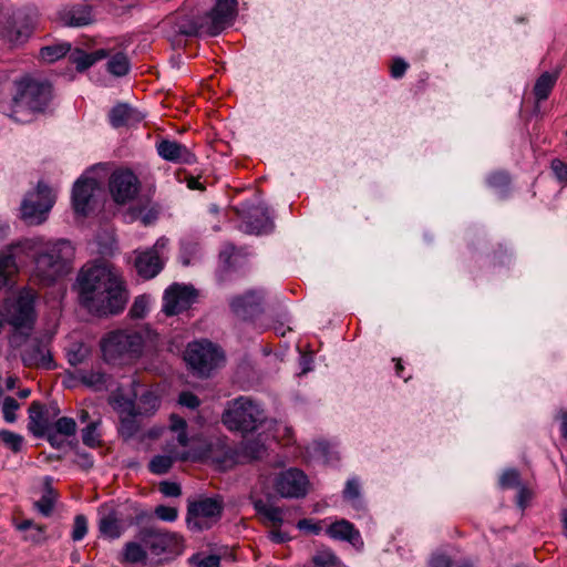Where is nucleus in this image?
Here are the masks:
<instances>
[{"label": "nucleus", "instance_id": "nucleus-32", "mask_svg": "<svg viewBox=\"0 0 567 567\" xmlns=\"http://www.w3.org/2000/svg\"><path fill=\"white\" fill-rule=\"evenodd\" d=\"M110 404L118 413V415L137 414L136 403L131 395L124 393L122 389H117L110 396Z\"/></svg>", "mask_w": 567, "mask_h": 567}, {"label": "nucleus", "instance_id": "nucleus-57", "mask_svg": "<svg viewBox=\"0 0 567 567\" xmlns=\"http://www.w3.org/2000/svg\"><path fill=\"white\" fill-rule=\"evenodd\" d=\"M430 567H451V559L443 554H434L430 560Z\"/></svg>", "mask_w": 567, "mask_h": 567}, {"label": "nucleus", "instance_id": "nucleus-17", "mask_svg": "<svg viewBox=\"0 0 567 567\" xmlns=\"http://www.w3.org/2000/svg\"><path fill=\"white\" fill-rule=\"evenodd\" d=\"M100 183L92 177L82 176L73 187L72 202L75 213L86 215L94 198L101 193Z\"/></svg>", "mask_w": 567, "mask_h": 567}, {"label": "nucleus", "instance_id": "nucleus-43", "mask_svg": "<svg viewBox=\"0 0 567 567\" xmlns=\"http://www.w3.org/2000/svg\"><path fill=\"white\" fill-rule=\"evenodd\" d=\"M189 565L190 567H219L220 559L216 555L203 556L197 554L189 558Z\"/></svg>", "mask_w": 567, "mask_h": 567}, {"label": "nucleus", "instance_id": "nucleus-29", "mask_svg": "<svg viewBox=\"0 0 567 567\" xmlns=\"http://www.w3.org/2000/svg\"><path fill=\"white\" fill-rule=\"evenodd\" d=\"M272 228V221L268 214L267 208L256 207L250 216L249 220L245 224V231L249 234H262L267 233Z\"/></svg>", "mask_w": 567, "mask_h": 567}, {"label": "nucleus", "instance_id": "nucleus-18", "mask_svg": "<svg viewBox=\"0 0 567 567\" xmlns=\"http://www.w3.org/2000/svg\"><path fill=\"white\" fill-rule=\"evenodd\" d=\"M264 295L261 291L249 290L231 298L229 306L233 312L243 319H249L261 311Z\"/></svg>", "mask_w": 567, "mask_h": 567}, {"label": "nucleus", "instance_id": "nucleus-38", "mask_svg": "<svg viewBox=\"0 0 567 567\" xmlns=\"http://www.w3.org/2000/svg\"><path fill=\"white\" fill-rule=\"evenodd\" d=\"M312 564L315 567H336L339 565V559L332 550L322 549L313 555Z\"/></svg>", "mask_w": 567, "mask_h": 567}, {"label": "nucleus", "instance_id": "nucleus-49", "mask_svg": "<svg viewBox=\"0 0 567 567\" xmlns=\"http://www.w3.org/2000/svg\"><path fill=\"white\" fill-rule=\"evenodd\" d=\"M148 301L145 296H138L135 298L130 315L132 318H143L147 312Z\"/></svg>", "mask_w": 567, "mask_h": 567}, {"label": "nucleus", "instance_id": "nucleus-53", "mask_svg": "<svg viewBox=\"0 0 567 567\" xmlns=\"http://www.w3.org/2000/svg\"><path fill=\"white\" fill-rule=\"evenodd\" d=\"M178 402L187 408L195 409L199 405L198 398L190 392H182L179 394Z\"/></svg>", "mask_w": 567, "mask_h": 567}, {"label": "nucleus", "instance_id": "nucleus-13", "mask_svg": "<svg viewBox=\"0 0 567 567\" xmlns=\"http://www.w3.org/2000/svg\"><path fill=\"white\" fill-rule=\"evenodd\" d=\"M141 183L138 177L126 168L114 171L109 179V189L113 200L124 205L133 200L140 192Z\"/></svg>", "mask_w": 567, "mask_h": 567}, {"label": "nucleus", "instance_id": "nucleus-5", "mask_svg": "<svg viewBox=\"0 0 567 567\" xmlns=\"http://www.w3.org/2000/svg\"><path fill=\"white\" fill-rule=\"evenodd\" d=\"M14 86L11 116L20 123L30 122L33 114L43 112L52 97V87L47 82L22 79L14 82Z\"/></svg>", "mask_w": 567, "mask_h": 567}, {"label": "nucleus", "instance_id": "nucleus-1", "mask_svg": "<svg viewBox=\"0 0 567 567\" xmlns=\"http://www.w3.org/2000/svg\"><path fill=\"white\" fill-rule=\"evenodd\" d=\"M16 252L27 256L34 254L32 276L44 286H49L68 275L74 256L71 243L64 239L49 243H44L41 237L18 240L0 252V289L8 284L10 277L17 270Z\"/></svg>", "mask_w": 567, "mask_h": 567}, {"label": "nucleus", "instance_id": "nucleus-25", "mask_svg": "<svg viewBox=\"0 0 567 567\" xmlns=\"http://www.w3.org/2000/svg\"><path fill=\"white\" fill-rule=\"evenodd\" d=\"M101 517L99 522L100 533L110 539L120 538L123 533V527L120 523L118 516L113 508L103 506L100 511Z\"/></svg>", "mask_w": 567, "mask_h": 567}, {"label": "nucleus", "instance_id": "nucleus-60", "mask_svg": "<svg viewBox=\"0 0 567 567\" xmlns=\"http://www.w3.org/2000/svg\"><path fill=\"white\" fill-rule=\"evenodd\" d=\"M329 449L330 445L327 442H318L316 443L315 450L320 453L327 461H329Z\"/></svg>", "mask_w": 567, "mask_h": 567}, {"label": "nucleus", "instance_id": "nucleus-56", "mask_svg": "<svg viewBox=\"0 0 567 567\" xmlns=\"http://www.w3.org/2000/svg\"><path fill=\"white\" fill-rule=\"evenodd\" d=\"M509 182L508 175L503 172H497L488 177V184L491 186H504L507 185Z\"/></svg>", "mask_w": 567, "mask_h": 567}, {"label": "nucleus", "instance_id": "nucleus-11", "mask_svg": "<svg viewBox=\"0 0 567 567\" xmlns=\"http://www.w3.org/2000/svg\"><path fill=\"white\" fill-rule=\"evenodd\" d=\"M138 539L146 546L147 554H179L183 549V537L175 533L157 527H143L138 530Z\"/></svg>", "mask_w": 567, "mask_h": 567}, {"label": "nucleus", "instance_id": "nucleus-2", "mask_svg": "<svg viewBox=\"0 0 567 567\" xmlns=\"http://www.w3.org/2000/svg\"><path fill=\"white\" fill-rule=\"evenodd\" d=\"M79 303L97 317L116 316L128 302V290L122 272L105 262L84 265L74 284Z\"/></svg>", "mask_w": 567, "mask_h": 567}, {"label": "nucleus", "instance_id": "nucleus-58", "mask_svg": "<svg viewBox=\"0 0 567 567\" xmlns=\"http://www.w3.org/2000/svg\"><path fill=\"white\" fill-rule=\"evenodd\" d=\"M532 492L526 487H520L517 495V505L520 508L526 506V503L530 499Z\"/></svg>", "mask_w": 567, "mask_h": 567}, {"label": "nucleus", "instance_id": "nucleus-54", "mask_svg": "<svg viewBox=\"0 0 567 567\" xmlns=\"http://www.w3.org/2000/svg\"><path fill=\"white\" fill-rule=\"evenodd\" d=\"M408 63L402 59H395L391 65V75L394 79L402 78L408 69Z\"/></svg>", "mask_w": 567, "mask_h": 567}, {"label": "nucleus", "instance_id": "nucleus-12", "mask_svg": "<svg viewBox=\"0 0 567 567\" xmlns=\"http://www.w3.org/2000/svg\"><path fill=\"white\" fill-rule=\"evenodd\" d=\"M54 204V195L50 187L39 183L34 192L24 198L21 213L23 219L30 225L42 224Z\"/></svg>", "mask_w": 567, "mask_h": 567}, {"label": "nucleus", "instance_id": "nucleus-4", "mask_svg": "<svg viewBox=\"0 0 567 567\" xmlns=\"http://www.w3.org/2000/svg\"><path fill=\"white\" fill-rule=\"evenodd\" d=\"M154 339L155 334L148 329L115 330L103 338L101 349L106 361L128 363L153 347Z\"/></svg>", "mask_w": 567, "mask_h": 567}, {"label": "nucleus", "instance_id": "nucleus-7", "mask_svg": "<svg viewBox=\"0 0 567 567\" xmlns=\"http://www.w3.org/2000/svg\"><path fill=\"white\" fill-rule=\"evenodd\" d=\"M266 420L264 409L248 396H239L228 403L223 423L231 431L254 432Z\"/></svg>", "mask_w": 567, "mask_h": 567}, {"label": "nucleus", "instance_id": "nucleus-52", "mask_svg": "<svg viewBox=\"0 0 567 567\" xmlns=\"http://www.w3.org/2000/svg\"><path fill=\"white\" fill-rule=\"evenodd\" d=\"M159 491L167 497H177L181 495V486L173 482H162L159 484Z\"/></svg>", "mask_w": 567, "mask_h": 567}, {"label": "nucleus", "instance_id": "nucleus-10", "mask_svg": "<svg viewBox=\"0 0 567 567\" xmlns=\"http://www.w3.org/2000/svg\"><path fill=\"white\" fill-rule=\"evenodd\" d=\"M188 365L199 375H208L212 370L224 361L220 349L207 340L194 341L188 344L185 352Z\"/></svg>", "mask_w": 567, "mask_h": 567}, {"label": "nucleus", "instance_id": "nucleus-16", "mask_svg": "<svg viewBox=\"0 0 567 567\" xmlns=\"http://www.w3.org/2000/svg\"><path fill=\"white\" fill-rule=\"evenodd\" d=\"M196 295L190 286L174 284L169 286L163 298V311L167 316H174L187 309Z\"/></svg>", "mask_w": 567, "mask_h": 567}, {"label": "nucleus", "instance_id": "nucleus-37", "mask_svg": "<svg viewBox=\"0 0 567 567\" xmlns=\"http://www.w3.org/2000/svg\"><path fill=\"white\" fill-rule=\"evenodd\" d=\"M343 498L349 502L354 508L361 505L360 483L358 478L353 477L347 481L346 487L342 492Z\"/></svg>", "mask_w": 567, "mask_h": 567}, {"label": "nucleus", "instance_id": "nucleus-51", "mask_svg": "<svg viewBox=\"0 0 567 567\" xmlns=\"http://www.w3.org/2000/svg\"><path fill=\"white\" fill-rule=\"evenodd\" d=\"M550 167L559 182L567 183V164L555 158L551 161Z\"/></svg>", "mask_w": 567, "mask_h": 567}, {"label": "nucleus", "instance_id": "nucleus-47", "mask_svg": "<svg viewBox=\"0 0 567 567\" xmlns=\"http://www.w3.org/2000/svg\"><path fill=\"white\" fill-rule=\"evenodd\" d=\"M297 527L308 535H319L322 532V522L303 518L297 523Z\"/></svg>", "mask_w": 567, "mask_h": 567}, {"label": "nucleus", "instance_id": "nucleus-64", "mask_svg": "<svg viewBox=\"0 0 567 567\" xmlns=\"http://www.w3.org/2000/svg\"><path fill=\"white\" fill-rule=\"evenodd\" d=\"M561 523H563L564 535L567 537V509H564L561 512Z\"/></svg>", "mask_w": 567, "mask_h": 567}, {"label": "nucleus", "instance_id": "nucleus-19", "mask_svg": "<svg viewBox=\"0 0 567 567\" xmlns=\"http://www.w3.org/2000/svg\"><path fill=\"white\" fill-rule=\"evenodd\" d=\"M158 155L165 161L178 164H193L196 162L195 155L183 144L163 140L156 145Z\"/></svg>", "mask_w": 567, "mask_h": 567}, {"label": "nucleus", "instance_id": "nucleus-26", "mask_svg": "<svg viewBox=\"0 0 567 567\" xmlns=\"http://www.w3.org/2000/svg\"><path fill=\"white\" fill-rule=\"evenodd\" d=\"M144 115L127 104H118L110 112V122L114 127L130 126L140 123Z\"/></svg>", "mask_w": 567, "mask_h": 567}, {"label": "nucleus", "instance_id": "nucleus-23", "mask_svg": "<svg viewBox=\"0 0 567 567\" xmlns=\"http://www.w3.org/2000/svg\"><path fill=\"white\" fill-rule=\"evenodd\" d=\"M327 534L332 539L346 540L353 546L362 544L360 532L347 519H340L332 523L327 528Z\"/></svg>", "mask_w": 567, "mask_h": 567}, {"label": "nucleus", "instance_id": "nucleus-9", "mask_svg": "<svg viewBox=\"0 0 567 567\" xmlns=\"http://www.w3.org/2000/svg\"><path fill=\"white\" fill-rule=\"evenodd\" d=\"M34 299L35 293L32 290H23L16 299L3 305L0 315L16 330H30L35 319Z\"/></svg>", "mask_w": 567, "mask_h": 567}, {"label": "nucleus", "instance_id": "nucleus-20", "mask_svg": "<svg viewBox=\"0 0 567 567\" xmlns=\"http://www.w3.org/2000/svg\"><path fill=\"white\" fill-rule=\"evenodd\" d=\"M22 361L27 367L52 369L53 362L48 346L42 341H32L22 352Z\"/></svg>", "mask_w": 567, "mask_h": 567}, {"label": "nucleus", "instance_id": "nucleus-22", "mask_svg": "<svg viewBox=\"0 0 567 567\" xmlns=\"http://www.w3.org/2000/svg\"><path fill=\"white\" fill-rule=\"evenodd\" d=\"M50 419L48 411L40 402H32L29 408V430L35 436H44L50 432Z\"/></svg>", "mask_w": 567, "mask_h": 567}, {"label": "nucleus", "instance_id": "nucleus-27", "mask_svg": "<svg viewBox=\"0 0 567 567\" xmlns=\"http://www.w3.org/2000/svg\"><path fill=\"white\" fill-rule=\"evenodd\" d=\"M59 16L66 27H84L93 21L90 7L83 4L63 9Z\"/></svg>", "mask_w": 567, "mask_h": 567}, {"label": "nucleus", "instance_id": "nucleus-48", "mask_svg": "<svg viewBox=\"0 0 567 567\" xmlns=\"http://www.w3.org/2000/svg\"><path fill=\"white\" fill-rule=\"evenodd\" d=\"M154 514L163 522H175L178 517V509L172 506L158 505L155 507Z\"/></svg>", "mask_w": 567, "mask_h": 567}, {"label": "nucleus", "instance_id": "nucleus-24", "mask_svg": "<svg viewBox=\"0 0 567 567\" xmlns=\"http://www.w3.org/2000/svg\"><path fill=\"white\" fill-rule=\"evenodd\" d=\"M147 550L144 543L138 539V533L135 539L126 542L122 548L118 560L122 564H143L147 563Z\"/></svg>", "mask_w": 567, "mask_h": 567}, {"label": "nucleus", "instance_id": "nucleus-45", "mask_svg": "<svg viewBox=\"0 0 567 567\" xmlns=\"http://www.w3.org/2000/svg\"><path fill=\"white\" fill-rule=\"evenodd\" d=\"M87 534V519L84 515H76L73 523L71 537L74 542L82 540Z\"/></svg>", "mask_w": 567, "mask_h": 567}, {"label": "nucleus", "instance_id": "nucleus-34", "mask_svg": "<svg viewBox=\"0 0 567 567\" xmlns=\"http://www.w3.org/2000/svg\"><path fill=\"white\" fill-rule=\"evenodd\" d=\"M159 405L158 396L152 391L145 390L141 392L138 402L136 403L137 414H152Z\"/></svg>", "mask_w": 567, "mask_h": 567}, {"label": "nucleus", "instance_id": "nucleus-35", "mask_svg": "<svg viewBox=\"0 0 567 567\" xmlns=\"http://www.w3.org/2000/svg\"><path fill=\"white\" fill-rule=\"evenodd\" d=\"M70 50L71 45L69 43L48 45L40 50V58L44 62L52 63L64 56Z\"/></svg>", "mask_w": 567, "mask_h": 567}, {"label": "nucleus", "instance_id": "nucleus-55", "mask_svg": "<svg viewBox=\"0 0 567 567\" xmlns=\"http://www.w3.org/2000/svg\"><path fill=\"white\" fill-rule=\"evenodd\" d=\"M269 538L276 544H284L291 539V537L286 532L280 529V527H274V529L269 533Z\"/></svg>", "mask_w": 567, "mask_h": 567}, {"label": "nucleus", "instance_id": "nucleus-15", "mask_svg": "<svg viewBox=\"0 0 567 567\" xmlns=\"http://www.w3.org/2000/svg\"><path fill=\"white\" fill-rule=\"evenodd\" d=\"M274 486L282 497L299 498L307 494L308 478L300 470L289 468L277 475Z\"/></svg>", "mask_w": 567, "mask_h": 567}, {"label": "nucleus", "instance_id": "nucleus-63", "mask_svg": "<svg viewBox=\"0 0 567 567\" xmlns=\"http://www.w3.org/2000/svg\"><path fill=\"white\" fill-rule=\"evenodd\" d=\"M393 360L395 361V373H396V375L400 377V378H403L405 381H408L410 379V375L409 377H404L403 375L402 372H403L404 368L402 365L401 360L400 359H393Z\"/></svg>", "mask_w": 567, "mask_h": 567}, {"label": "nucleus", "instance_id": "nucleus-44", "mask_svg": "<svg viewBox=\"0 0 567 567\" xmlns=\"http://www.w3.org/2000/svg\"><path fill=\"white\" fill-rule=\"evenodd\" d=\"M54 501L55 496L53 492L49 489L35 502V507L43 516H50L54 507Z\"/></svg>", "mask_w": 567, "mask_h": 567}, {"label": "nucleus", "instance_id": "nucleus-59", "mask_svg": "<svg viewBox=\"0 0 567 567\" xmlns=\"http://www.w3.org/2000/svg\"><path fill=\"white\" fill-rule=\"evenodd\" d=\"M68 359L72 365H76L83 361L84 354L80 349L78 351H69Z\"/></svg>", "mask_w": 567, "mask_h": 567}, {"label": "nucleus", "instance_id": "nucleus-33", "mask_svg": "<svg viewBox=\"0 0 567 567\" xmlns=\"http://www.w3.org/2000/svg\"><path fill=\"white\" fill-rule=\"evenodd\" d=\"M79 379L86 386L101 390L106 384L107 375L101 370H81Z\"/></svg>", "mask_w": 567, "mask_h": 567}, {"label": "nucleus", "instance_id": "nucleus-42", "mask_svg": "<svg viewBox=\"0 0 567 567\" xmlns=\"http://www.w3.org/2000/svg\"><path fill=\"white\" fill-rule=\"evenodd\" d=\"M97 422H91L82 431V441L89 447H96L100 444V434L97 433Z\"/></svg>", "mask_w": 567, "mask_h": 567}, {"label": "nucleus", "instance_id": "nucleus-46", "mask_svg": "<svg viewBox=\"0 0 567 567\" xmlns=\"http://www.w3.org/2000/svg\"><path fill=\"white\" fill-rule=\"evenodd\" d=\"M20 408L19 402L12 396H7L2 403L3 419L8 423H13L17 420L16 411Z\"/></svg>", "mask_w": 567, "mask_h": 567}, {"label": "nucleus", "instance_id": "nucleus-28", "mask_svg": "<svg viewBox=\"0 0 567 567\" xmlns=\"http://www.w3.org/2000/svg\"><path fill=\"white\" fill-rule=\"evenodd\" d=\"M109 51L105 49H99L91 53L81 49H74L71 51L69 59L75 65L78 71L83 72L97 61L105 59Z\"/></svg>", "mask_w": 567, "mask_h": 567}, {"label": "nucleus", "instance_id": "nucleus-41", "mask_svg": "<svg viewBox=\"0 0 567 567\" xmlns=\"http://www.w3.org/2000/svg\"><path fill=\"white\" fill-rule=\"evenodd\" d=\"M137 415L138 414H126V415L120 416V419H121L120 432L123 436L131 437L137 432L138 424L135 419Z\"/></svg>", "mask_w": 567, "mask_h": 567}, {"label": "nucleus", "instance_id": "nucleus-40", "mask_svg": "<svg viewBox=\"0 0 567 567\" xmlns=\"http://www.w3.org/2000/svg\"><path fill=\"white\" fill-rule=\"evenodd\" d=\"M52 430L58 434L71 436L76 432V422L72 417L63 416L52 424Z\"/></svg>", "mask_w": 567, "mask_h": 567}, {"label": "nucleus", "instance_id": "nucleus-36", "mask_svg": "<svg viewBox=\"0 0 567 567\" xmlns=\"http://www.w3.org/2000/svg\"><path fill=\"white\" fill-rule=\"evenodd\" d=\"M128 70L130 61L122 52H117L112 55L107 62V71L115 76H123L128 72Z\"/></svg>", "mask_w": 567, "mask_h": 567}, {"label": "nucleus", "instance_id": "nucleus-61", "mask_svg": "<svg viewBox=\"0 0 567 567\" xmlns=\"http://www.w3.org/2000/svg\"><path fill=\"white\" fill-rule=\"evenodd\" d=\"M559 419L561 420V434L567 440V412L560 411Z\"/></svg>", "mask_w": 567, "mask_h": 567}, {"label": "nucleus", "instance_id": "nucleus-6", "mask_svg": "<svg viewBox=\"0 0 567 567\" xmlns=\"http://www.w3.org/2000/svg\"><path fill=\"white\" fill-rule=\"evenodd\" d=\"M186 421L173 414L171 416L169 432L176 435L172 436L164 447L165 454L155 455L148 464V468L153 474L162 475L167 473L175 461H187L190 457L186 450L188 445V436L186 433Z\"/></svg>", "mask_w": 567, "mask_h": 567}, {"label": "nucleus", "instance_id": "nucleus-21", "mask_svg": "<svg viewBox=\"0 0 567 567\" xmlns=\"http://www.w3.org/2000/svg\"><path fill=\"white\" fill-rule=\"evenodd\" d=\"M0 33L6 41L18 45L29 38L31 29L28 24L18 25L16 21H11V17L8 14H0Z\"/></svg>", "mask_w": 567, "mask_h": 567}, {"label": "nucleus", "instance_id": "nucleus-30", "mask_svg": "<svg viewBox=\"0 0 567 567\" xmlns=\"http://www.w3.org/2000/svg\"><path fill=\"white\" fill-rule=\"evenodd\" d=\"M254 507L272 527H280L285 522H291L286 518L287 512L284 508L268 505L262 499L256 501Z\"/></svg>", "mask_w": 567, "mask_h": 567}, {"label": "nucleus", "instance_id": "nucleus-62", "mask_svg": "<svg viewBox=\"0 0 567 567\" xmlns=\"http://www.w3.org/2000/svg\"><path fill=\"white\" fill-rule=\"evenodd\" d=\"M81 458V462H80V465L87 470V468H91L93 466V460L90 455L85 454V455H81L80 456Z\"/></svg>", "mask_w": 567, "mask_h": 567}, {"label": "nucleus", "instance_id": "nucleus-14", "mask_svg": "<svg viewBox=\"0 0 567 567\" xmlns=\"http://www.w3.org/2000/svg\"><path fill=\"white\" fill-rule=\"evenodd\" d=\"M167 239L159 238L155 245L144 251H135V269L144 279L154 278L163 268L164 261L162 250L166 247Z\"/></svg>", "mask_w": 567, "mask_h": 567}, {"label": "nucleus", "instance_id": "nucleus-3", "mask_svg": "<svg viewBox=\"0 0 567 567\" xmlns=\"http://www.w3.org/2000/svg\"><path fill=\"white\" fill-rule=\"evenodd\" d=\"M237 13V0H215V6L202 18L183 8L163 21V29L173 45H181L183 37L198 33L217 35L231 25Z\"/></svg>", "mask_w": 567, "mask_h": 567}, {"label": "nucleus", "instance_id": "nucleus-8", "mask_svg": "<svg viewBox=\"0 0 567 567\" xmlns=\"http://www.w3.org/2000/svg\"><path fill=\"white\" fill-rule=\"evenodd\" d=\"M224 512L221 496H198L187 501L186 525L192 532L210 529L217 524Z\"/></svg>", "mask_w": 567, "mask_h": 567}, {"label": "nucleus", "instance_id": "nucleus-39", "mask_svg": "<svg viewBox=\"0 0 567 567\" xmlns=\"http://www.w3.org/2000/svg\"><path fill=\"white\" fill-rule=\"evenodd\" d=\"M0 442L12 452L18 453L22 449L23 436L8 430H1Z\"/></svg>", "mask_w": 567, "mask_h": 567}, {"label": "nucleus", "instance_id": "nucleus-50", "mask_svg": "<svg viewBox=\"0 0 567 567\" xmlns=\"http://www.w3.org/2000/svg\"><path fill=\"white\" fill-rule=\"evenodd\" d=\"M519 473L516 470L505 471L499 478V484L503 488L519 486Z\"/></svg>", "mask_w": 567, "mask_h": 567}, {"label": "nucleus", "instance_id": "nucleus-31", "mask_svg": "<svg viewBox=\"0 0 567 567\" xmlns=\"http://www.w3.org/2000/svg\"><path fill=\"white\" fill-rule=\"evenodd\" d=\"M559 76V71L556 70L554 72H544L536 80L534 86V94L537 102H542L548 99L553 87L555 86Z\"/></svg>", "mask_w": 567, "mask_h": 567}]
</instances>
